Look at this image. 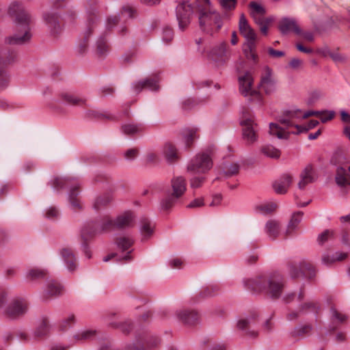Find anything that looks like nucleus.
Here are the masks:
<instances>
[{"mask_svg":"<svg viewBox=\"0 0 350 350\" xmlns=\"http://www.w3.org/2000/svg\"><path fill=\"white\" fill-rule=\"evenodd\" d=\"M8 14L14 19L17 32L13 36L6 37L5 42L10 45H23L29 42L32 37L30 31V14L19 1H13L10 3Z\"/></svg>","mask_w":350,"mask_h":350,"instance_id":"obj_1","label":"nucleus"},{"mask_svg":"<svg viewBox=\"0 0 350 350\" xmlns=\"http://www.w3.org/2000/svg\"><path fill=\"white\" fill-rule=\"evenodd\" d=\"M246 289L253 293H262L272 299H279L284 288V279L282 274L275 272L271 275H260L243 281Z\"/></svg>","mask_w":350,"mask_h":350,"instance_id":"obj_2","label":"nucleus"},{"mask_svg":"<svg viewBox=\"0 0 350 350\" xmlns=\"http://www.w3.org/2000/svg\"><path fill=\"white\" fill-rule=\"evenodd\" d=\"M300 113L299 109L286 111L278 120L281 126L277 123L269 124V133L278 139H288L291 132H286V129L290 127L296 128V125H298L297 119L299 118Z\"/></svg>","mask_w":350,"mask_h":350,"instance_id":"obj_3","label":"nucleus"},{"mask_svg":"<svg viewBox=\"0 0 350 350\" xmlns=\"http://www.w3.org/2000/svg\"><path fill=\"white\" fill-rule=\"evenodd\" d=\"M198 21L200 29L206 33H211L214 29L218 31L223 23L220 14L211 8H200Z\"/></svg>","mask_w":350,"mask_h":350,"instance_id":"obj_4","label":"nucleus"},{"mask_svg":"<svg viewBox=\"0 0 350 350\" xmlns=\"http://www.w3.org/2000/svg\"><path fill=\"white\" fill-rule=\"evenodd\" d=\"M86 11L88 15L87 28L83 33V38L79 41L77 46V51L80 55H83L87 52L89 39L96 26L97 22L96 8L95 7H92L90 0H86Z\"/></svg>","mask_w":350,"mask_h":350,"instance_id":"obj_5","label":"nucleus"},{"mask_svg":"<svg viewBox=\"0 0 350 350\" xmlns=\"http://www.w3.org/2000/svg\"><path fill=\"white\" fill-rule=\"evenodd\" d=\"M114 228H116L114 221L108 216H105L83 227L81 232V236L82 239L86 241L98 234L107 232Z\"/></svg>","mask_w":350,"mask_h":350,"instance_id":"obj_6","label":"nucleus"},{"mask_svg":"<svg viewBox=\"0 0 350 350\" xmlns=\"http://www.w3.org/2000/svg\"><path fill=\"white\" fill-rule=\"evenodd\" d=\"M172 192H167L161 200V206L163 210L170 208L186 191V181L183 176H176L171 180Z\"/></svg>","mask_w":350,"mask_h":350,"instance_id":"obj_7","label":"nucleus"},{"mask_svg":"<svg viewBox=\"0 0 350 350\" xmlns=\"http://www.w3.org/2000/svg\"><path fill=\"white\" fill-rule=\"evenodd\" d=\"M213 167V161L211 156V150L197 154L187 165V171L193 174H204Z\"/></svg>","mask_w":350,"mask_h":350,"instance_id":"obj_8","label":"nucleus"},{"mask_svg":"<svg viewBox=\"0 0 350 350\" xmlns=\"http://www.w3.org/2000/svg\"><path fill=\"white\" fill-rule=\"evenodd\" d=\"M242 126L243 137L247 144H253L258 139V125L254 121L253 115L249 111L243 112L240 118Z\"/></svg>","mask_w":350,"mask_h":350,"instance_id":"obj_9","label":"nucleus"},{"mask_svg":"<svg viewBox=\"0 0 350 350\" xmlns=\"http://www.w3.org/2000/svg\"><path fill=\"white\" fill-rule=\"evenodd\" d=\"M17 53L14 50H0V90L8 87L10 76L5 68L17 60Z\"/></svg>","mask_w":350,"mask_h":350,"instance_id":"obj_10","label":"nucleus"},{"mask_svg":"<svg viewBox=\"0 0 350 350\" xmlns=\"http://www.w3.org/2000/svg\"><path fill=\"white\" fill-rule=\"evenodd\" d=\"M160 342V340L150 334L143 332L138 333L135 340L126 347V350H152Z\"/></svg>","mask_w":350,"mask_h":350,"instance_id":"obj_11","label":"nucleus"},{"mask_svg":"<svg viewBox=\"0 0 350 350\" xmlns=\"http://www.w3.org/2000/svg\"><path fill=\"white\" fill-rule=\"evenodd\" d=\"M176 18L178 24V29L185 31L189 25L193 10L191 5L187 1H176Z\"/></svg>","mask_w":350,"mask_h":350,"instance_id":"obj_12","label":"nucleus"},{"mask_svg":"<svg viewBox=\"0 0 350 350\" xmlns=\"http://www.w3.org/2000/svg\"><path fill=\"white\" fill-rule=\"evenodd\" d=\"M29 310V304L23 298L14 299L4 310V315L10 319H18L25 316Z\"/></svg>","mask_w":350,"mask_h":350,"instance_id":"obj_13","label":"nucleus"},{"mask_svg":"<svg viewBox=\"0 0 350 350\" xmlns=\"http://www.w3.org/2000/svg\"><path fill=\"white\" fill-rule=\"evenodd\" d=\"M257 316L255 314L241 318L237 321V328L243 332L244 334L250 338H256L258 335L256 330Z\"/></svg>","mask_w":350,"mask_h":350,"instance_id":"obj_14","label":"nucleus"},{"mask_svg":"<svg viewBox=\"0 0 350 350\" xmlns=\"http://www.w3.org/2000/svg\"><path fill=\"white\" fill-rule=\"evenodd\" d=\"M253 77L248 72H245L242 76H239V92L244 96H251L260 98V93L253 88Z\"/></svg>","mask_w":350,"mask_h":350,"instance_id":"obj_15","label":"nucleus"},{"mask_svg":"<svg viewBox=\"0 0 350 350\" xmlns=\"http://www.w3.org/2000/svg\"><path fill=\"white\" fill-rule=\"evenodd\" d=\"M42 18L51 35L55 38L59 36L62 32V27L57 14L51 11L45 12Z\"/></svg>","mask_w":350,"mask_h":350,"instance_id":"obj_16","label":"nucleus"},{"mask_svg":"<svg viewBox=\"0 0 350 350\" xmlns=\"http://www.w3.org/2000/svg\"><path fill=\"white\" fill-rule=\"evenodd\" d=\"M258 87L266 94H270L275 90V80L273 78L272 70L269 67L266 66L263 69Z\"/></svg>","mask_w":350,"mask_h":350,"instance_id":"obj_17","label":"nucleus"},{"mask_svg":"<svg viewBox=\"0 0 350 350\" xmlns=\"http://www.w3.org/2000/svg\"><path fill=\"white\" fill-rule=\"evenodd\" d=\"M49 184L51 186L54 191L57 192H59L66 187H69L70 189L75 187V189L80 187L79 181L76 178L70 177L64 178L55 176L51 180Z\"/></svg>","mask_w":350,"mask_h":350,"instance_id":"obj_18","label":"nucleus"},{"mask_svg":"<svg viewBox=\"0 0 350 350\" xmlns=\"http://www.w3.org/2000/svg\"><path fill=\"white\" fill-rule=\"evenodd\" d=\"M289 273L292 278H297L300 275H303L312 279L315 275V270L310 264L303 262L300 263L299 266L295 264L290 265Z\"/></svg>","mask_w":350,"mask_h":350,"instance_id":"obj_19","label":"nucleus"},{"mask_svg":"<svg viewBox=\"0 0 350 350\" xmlns=\"http://www.w3.org/2000/svg\"><path fill=\"white\" fill-rule=\"evenodd\" d=\"M335 181L339 187L350 185V165L344 163L336 167L335 172Z\"/></svg>","mask_w":350,"mask_h":350,"instance_id":"obj_20","label":"nucleus"},{"mask_svg":"<svg viewBox=\"0 0 350 350\" xmlns=\"http://www.w3.org/2000/svg\"><path fill=\"white\" fill-rule=\"evenodd\" d=\"M300 180L297 184L299 189H304L306 187L316 180L317 176L315 169L311 164H308L301 171L299 175Z\"/></svg>","mask_w":350,"mask_h":350,"instance_id":"obj_21","label":"nucleus"},{"mask_svg":"<svg viewBox=\"0 0 350 350\" xmlns=\"http://www.w3.org/2000/svg\"><path fill=\"white\" fill-rule=\"evenodd\" d=\"M176 316L179 321L188 325L197 324L200 321V315L198 312L193 310H178L176 312Z\"/></svg>","mask_w":350,"mask_h":350,"instance_id":"obj_22","label":"nucleus"},{"mask_svg":"<svg viewBox=\"0 0 350 350\" xmlns=\"http://www.w3.org/2000/svg\"><path fill=\"white\" fill-rule=\"evenodd\" d=\"M158 83L159 78L157 76H154L133 83V89L137 94L139 93L143 89H148L150 91H157L159 89Z\"/></svg>","mask_w":350,"mask_h":350,"instance_id":"obj_23","label":"nucleus"},{"mask_svg":"<svg viewBox=\"0 0 350 350\" xmlns=\"http://www.w3.org/2000/svg\"><path fill=\"white\" fill-rule=\"evenodd\" d=\"M134 10L132 8L129 6L123 7L121 13L118 15L112 16L108 18L107 22V28L108 29H112L120 21H124L127 18H131L133 16Z\"/></svg>","mask_w":350,"mask_h":350,"instance_id":"obj_24","label":"nucleus"},{"mask_svg":"<svg viewBox=\"0 0 350 350\" xmlns=\"http://www.w3.org/2000/svg\"><path fill=\"white\" fill-rule=\"evenodd\" d=\"M64 287L57 281L49 280L43 292V298L49 299L53 297H57L63 293Z\"/></svg>","mask_w":350,"mask_h":350,"instance_id":"obj_25","label":"nucleus"},{"mask_svg":"<svg viewBox=\"0 0 350 350\" xmlns=\"http://www.w3.org/2000/svg\"><path fill=\"white\" fill-rule=\"evenodd\" d=\"M239 29L241 35L246 39L247 42L256 41V34L248 24L243 14H242L239 18Z\"/></svg>","mask_w":350,"mask_h":350,"instance_id":"obj_26","label":"nucleus"},{"mask_svg":"<svg viewBox=\"0 0 350 350\" xmlns=\"http://www.w3.org/2000/svg\"><path fill=\"white\" fill-rule=\"evenodd\" d=\"M279 29L282 34H286L291 31H293L298 35L301 33V30L297 25L295 20L290 18H284L280 21Z\"/></svg>","mask_w":350,"mask_h":350,"instance_id":"obj_27","label":"nucleus"},{"mask_svg":"<svg viewBox=\"0 0 350 350\" xmlns=\"http://www.w3.org/2000/svg\"><path fill=\"white\" fill-rule=\"evenodd\" d=\"M60 255L66 265V268L70 271L76 269L77 264L75 255L70 248L65 247L60 250Z\"/></svg>","mask_w":350,"mask_h":350,"instance_id":"obj_28","label":"nucleus"},{"mask_svg":"<svg viewBox=\"0 0 350 350\" xmlns=\"http://www.w3.org/2000/svg\"><path fill=\"white\" fill-rule=\"evenodd\" d=\"M292 183V177L288 174H284L273 183V188L278 194L286 193Z\"/></svg>","mask_w":350,"mask_h":350,"instance_id":"obj_29","label":"nucleus"},{"mask_svg":"<svg viewBox=\"0 0 350 350\" xmlns=\"http://www.w3.org/2000/svg\"><path fill=\"white\" fill-rule=\"evenodd\" d=\"M59 98L64 103L72 106H85L87 103L85 97L70 92H62L59 94Z\"/></svg>","mask_w":350,"mask_h":350,"instance_id":"obj_30","label":"nucleus"},{"mask_svg":"<svg viewBox=\"0 0 350 350\" xmlns=\"http://www.w3.org/2000/svg\"><path fill=\"white\" fill-rule=\"evenodd\" d=\"M135 217L132 212L127 211L118 216L114 221L116 228L123 229L131 227L134 224Z\"/></svg>","mask_w":350,"mask_h":350,"instance_id":"obj_31","label":"nucleus"},{"mask_svg":"<svg viewBox=\"0 0 350 350\" xmlns=\"http://www.w3.org/2000/svg\"><path fill=\"white\" fill-rule=\"evenodd\" d=\"M226 55V47L224 43L213 48L208 53V57L215 62H224Z\"/></svg>","mask_w":350,"mask_h":350,"instance_id":"obj_32","label":"nucleus"},{"mask_svg":"<svg viewBox=\"0 0 350 350\" xmlns=\"http://www.w3.org/2000/svg\"><path fill=\"white\" fill-rule=\"evenodd\" d=\"M163 154L167 162L170 164L176 163L179 159L177 149L171 143L165 144L163 149Z\"/></svg>","mask_w":350,"mask_h":350,"instance_id":"obj_33","label":"nucleus"},{"mask_svg":"<svg viewBox=\"0 0 350 350\" xmlns=\"http://www.w3.org/2000/svg\"><path fill=\"white\" fill-rule=\"evenodd\" d=\"M330 313L331 325L329 327L332 331L336 329L340 325L343 323L347 319V317L345 314L339 312L334 307L331 308Z\"/></svg>","mask_w":350,"mask_h":350,"instance_id":"obj_34","label":"nucleus"},{"mask_svg":"<svg viewBox=\"0 0 350 350\" xmlns=\"http://www.w3.org/2000/svg\"><path fill=\"white\" fill-rule=\"evenodd\" d=\"M348 257V254L346 252H339L330 255L325 254L322 256V263L326 266H330L336 262L342 261Z\"/></svg>","mask_w":350,"mask_h":350,"instance_id":"obj_35","label":"nucleus"},{"mask_svg":"<svg viewBox=\"0 0 350 350\" xmlns=\"http://www.w3.org/2000/svg\"><path fill=\"white\" fill-rule=\"evenodd\" d=\"M265 231L271 239L275 240L280 231V223L273 219L267 221L265 224Z\"/></svg>","mask_w":350,"mask_h":350,"instance_id":"obj_36","label":"nucleus"},{"mask_svg":"<svg viewBox=\"0 0 350 350\" xmlns=\"http://www.w3.org/2000/svg\"><path fill=\"white\" fill-rule=\"evenodd\" d=\"M94 47L96 53L99 56H105L109 53V45L107 42L105 34L98 37Z\"/></svg>","mask_w":350,"mask_h":350,"instance_id":"obj_37","label":"nucleus"},{"mask_svg":"<svg viewBox=\"0 0 350 350\" xmlns=\"http://www.w3.org/2000/svg\"><path fill=\"white\" fill-rule=\"evenodd\" d=\"M303 215L304 213L301 211H298L293 214L285 232L286 236H291L297 229L299 223L302 220Z\"/></svg>","mask_w":350,"mask_h":350,"instance_id":"obj_38","label":"nucleus"},{"mask_svg":"<svg viewBox=\"0 0 350 350\" xmlns=\"http://www.w3.org/2000/svg\"><path fill=\"white\" fill-rule=\"evenodd\" d=\"M50 330L49 321L47 317H42L34 331L36 337H42L48 334Z\"/></svg>","mask_w":350,"mask_h":350,"instance_id":"obj_39","label":"nucleus"},{"mask_svg":"<svg viewBox=\"0 0 350 350\" xmlns=\"http://www.w3.org/2000/svg\"><path fill=\"white\" fill-rule=\"evenodd\" d=\"M299 312L301 314H307L309 312L317 313L320 310L319 303L313 301H308L299 305Z\"/></svg>","mask_w":350,"mask_h":350,"instance_id":"obj_40","label":"nucleus"},{"mask_svg":"<svg viewBox=\"0 0 350 350\" xmlns=\"http://www.w3.org/2000/svg\"><path fill=\"white\" fill-rule=\"evenodd\" d=\"M79 194V189H75V187H72L68 191V200L72 209L75 211L82 209V205L81 204L79 200L77 198Z\"/></svg>","mask_w":350,"mask_h":350,"instance_id":"obj_41","label":"nucleus"},{"mask_svg":"<svg viewBox=\"0 0 350 350\" xmlns=\"http://www.w3.org/2000/svg\"><path fill=\"white\" fill-rule=\"evenodd\" d=\"M154 225L148 218H143L141 220L140 232L143 240L148 239L153 233Z\"/></svg>","mask_w":350,"mask_h":350,"instance_id":"obj_42","label":"nucleus"},{"mask_svg":"<svg viewBox=\"0 0 350 350\" xmlns=\"http://www.w3.org/2000/svg\"><path fill=\"white\" fill-rule=\"evenodd\" d=\"M134 243L133 239L130 237L120 236L116 238V245L122 252L130 250Z\"/></svg>","mask_w":350,"mask_h":350,"instance_id":"obj_43","label":"nucleus"},{"mask_svg":"<svg viewBox=\"0 0 350 350\" xmlns=\"http://www.w3.org/2000/svg\"><path fill=\"white\" fill-rule=\"evenodd\" d=\"M183 136L187 147H190L193 141L198 138V130L194 128H187L183 130Z\"/></svg>","mask_w":350,"mask_h":350,"instance_id":"obj_44","label":"nucleus"},{"mask_svg":"<svg viewBox=\"0 0 350 350\" xmlns=\"http://www.w3.org/2000/svg\"><path fill=\"white\" fill-rule=\"evenodd\" d=\"M221 169L225 176L230 177L239 172V165L237 163H230L226 161L221 164Z\"/></svg>","mask_w":350,"mask_h":350,"instance_id":"obj_45","label":"nucleus"},{"mask_svg":"<svg viewBox=\"0 0 350 350\" xmlns=\"http://www.w3.org/2000/svg\"><path fill=\"white\" fill-rule=\"evenodd\" d=\"M111 200L112 197L109 193L98 196L95 199L93 203V208L96 211H98L101 208L107 206L111 201Z\"/></svg>","mask_w":350,"mask_h":350,"instance_id":"obj_46","label":"nucleus"},{"mask_svg":"<svg viewBox=\"0 0 350 350\" xmlns=\"http://www.w3.org/2000/svg\"><path fill=\"white\" fill-rule=\"evenodd\" d=\"M296 297L299 301L304 300L305 297V291L304 288H301L297 295L294 292H288L285 293L282 297V300L284 303L289 304L294 301Z\"/></svg>","mask_w":350,"mask_h":350,"instance_id":"obj_47","label":"nucleus"},{"mask_svg":"<svg viewBox=\"0 0 350 350\" xmlns=\"http://www.w3.org/2000/svg\"><path fill=\"white\" fill-rule=\"evenodd\" d=\"M255 41L247 42L243 48V52L246 57L254 62L258 59L257 55L255 53Z\"/></svg>","mask_w":350,"mask_h":350,"instance_id":"obj_48","label":"nucleus"},{"mask_svg":"<svg viewBox=\"0 0 350 350\" xmlns=\"http://www.w3.org/2000/svg\"><path fill=\"white\" fill-rule=\"evenodd\" d=\"M96 331L94 329H84L77 333L74 338L78 341L91 340L96 337Z\"/></svg>","mask_w":350,"mask_h":350,"instance_id":"obj_49","label":"nucleus"},{"mask_svg":"<svg viewBox=\"0 0 350 350\" xmlns=\"http://www.w3.org/2000/svg\"><path fill=\"white\" fill-rule=\"evenodd\" d=\"M261 152L266 157L271 159H278L280 157V150L271 145H265L261 148Z\"/></svg>","mask_w":350,"mask_h":350,"instance_id":"obj_50","label":"nucleus"},{"mask_svg":"<svg viewBox=\"0 0 350 350\" xmlns=\"http://www.w3.org/2000/svg\"><path fill=\"white\" fill-rule=\"evenodd\" d=\"M143 131L141 124H125L122 126V131L125 135H134Z\"/></svg>","mask_w":350,"mask_h":350,"instance_id":"obj_51","label":"nucleus"},{"mask_svg":"<svg viewBox=\"0 0 350 350\" xmlns=\"http://www.w3.org/2000/svg\"><path fill=\"white\" fill-rule=\"evenodd\" d=\"M319 124L317 120H311L308 122L306 126H302L301 125H296V131H292V134L298 135L301 133L308 132L309 130L314 129Z\"/></svg>","mask_w":350,"mask_h":350,"instance_id":"obj_52","label":"nucleus"},{"mask_svg":"<svg viewBox=\"0 0 350 350\" xmlns=\"http://www.w3.org/2000/svg\"><path fill=\"white\" fill-rule=\"evenodd\" d=\"M312 329L311 325H304L296 327L291 332L293 336H304L308 334Z\"/></svg>","mask_w":350,"mask_h":350,"instance_id":"obj_53","label":"nucleus"},{"mask_svg":"<svg viewBox=\"0 0 350 350\" xmlns=\"http://www.w3.org/2000/svg\"><path fill=\"white\" fill-rule=\"evenodd\" d=\"M112 326L118 328L123 334H128L133 329V323L131 321H125L119 323H113Z\"/></svg>","mask_w":350,"mask_h":350,"instance_id":"obj_54","label":"nucleus"},{"mask_svg":"<svg viewBox=\"0 0 350 350\" xmlns=\"http://www.w3.org/2000/svg\"><path fill=\"white\" fill-rule=\"evenodd\" d=\"M85 117L91 119H112V116L109 114L101 113L97 110L90 109L85 112Z\"/></svg>","mask_w":350,"mask_h":350,"instance_id":"obj_55","label":"nucleus"},{"mask_svg":"<svg viewBox=\"0 0 350 350\" xmlns=\"http://www.w3.org/2000/svg\"><path fill=\"white\" fill-rule=\"evenodd\" d=\"M250 8H251L252 16L256 15L265 16V9L260 4L255 1L250 2Z\"/></svg>","mask_w":350,"mask_h":350,"instance_id":"obj_56","label":"nucleus"},{"mask_svg":"<svg viewBox=\"0 0 350 350\" xmlns=\"http://www.w3.org/2000/svg\"><path fill=\"white\" fill-rule=\"evenodd\" d=\"M46 275V271L44 270L33 268L29 270L27 273V278L31 280H36L38 278H42L44 277Z\"/></svg>","mask_w":350,"mask_h":350,"instance_id":"obj_57","label":"nucleus"},{"mask_svg":"<svg viewBox=\"0 0 350 350\" xmlns=\"http://www.w3.org/2000/svg\"><path fill=\"white\" fill-rule=\"evenodd\" d=\"M277 207H278V206H277L276 203L271 202H267V203L260 205L258 207V208L262 213L268 214V213H273L274 211H275Z\"/></svg>","mask_w":350,"mask_h":350,"instance_id":"obj_58","label":"nucleus"},{"mask_svg":"<svg viewBox=\"0 0 350 350\" xmlns=\"http://www.w3.org/2000/svg\"><path fill=\"white\" fill-rule=\"evenodd\" d=\"M75 322V317L74 314H70L67 318L62 320L61 322L59 327L62 330L66 329L67 328L71 327Z\"/></svg>","mask_w":350,"mask_h":350,"instance_id":"obj_59","label":"nucleus"},{"mask_svg":"<svg viewBox=\"0 0 350 350\" xmlns=\"http://www.w3.org/2000/svg\"><path fill=\"white\" fill-rule=\"evenodd\" d=\"M174 38L173 29L169 27H165L163 29L162 40L166 43L170 42Z\"/></svg>","mask_w":350,"mask_h":350,"instance_id":"obj_60","label":"nucleus"},{"mask_svg":"<svg viewBox=\"0 0 350 350\" xmlns=\"http://www.w3.org/2000/svg\"><path fill=\"white\" fill-rule=\"evenodd\" d=\"M219 291L218 284H211L202 292L204 296H213Z\"/></svg>","mask_w":350,"mask_h":350,"instance_id":"obj_61","label":"nucleus"},{"mask_svg":"<svg viewBox=\"0 0 350 350\" xmlns=\"http://www.w3.org/2000/svg\"><path fill=\"white\" fill-rule=\"evenodd\" d=\"M258 258L259 255L257 252H251L245 256L244 260L247 265H253L258 261Z\"/></svg>","mask_w":350,"mask_h":350,"instance_id":"obj_62","label":"nucleus"},{"mask_svg":"<svg viewBox=\"0 0 350 350\" xmlns=\"http://www.w3.org/2000/svg\"><path fill=\"white\" fill-rule=\"evenodd\" d=\"M323 113H320V119L323 123H325L327 121L332 120L335 116L334 111L325 110L321 111Z\"/></svg>","mask_w":350,"mask_h":350,"instance_id":"obj_63","label":"nucleus"},{"mask_svg":"<svg viewBox=\"0 0 350 350\" xmlns=\"http://www.w3.org/2000/svg\"><path fill=\"white\" fill-rule=\"evenodd\" d=\"M333 236V232L329 230H325L318 236L317 241L319 245H323L329 238Z\"/></svg>","mask_w":350,"mask_h":350,"instance_id":"obj_64","label":"nucleus"}]
</instances>
